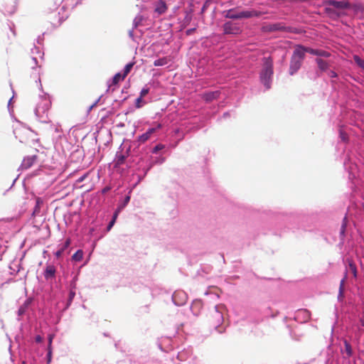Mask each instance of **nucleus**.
Masks as SVG:
<instances>
[{"label":"nucleus","mask_w":364,"mask_h":364,"mask_svg":"<svg viewBox=\"0 0 364 364\" xmlns=\"http://www.w3.org/2000/svg\"><path fill=\"white\" fill-rule=\"evenodd\" d=\"M224 311L225 307L223 305H218L210 312L208 318L210 325L215 328L220 333L225 332L226 328L225 326H223Z\"/></svg>","instance_id":"f257e3e1"},{"label":"nucleus","mask_w":364,"mask_h":364,"mask_svg":"<svg viewBox=\"0 0 364 364\" xmlns=\"http://www.w3.org/2000/svg\"><path fill=\"white\" fill-rule=\"evenodd\" d=\"M273 75V60L269 58H263V66L260 73V80L267 89H269Z\"/></svg>","instance_id":"f03ea898"},{"label":"nucleus","mask_w":364,"mask_h":364,"mask_svg":"<svg viewBox=\"0 0 364 364\" xmlns=\"http://www.w3.org/2000/svg\"><path fill=\"white\" fill-rule=\"evenodd\" d=\"M324 6H331L336 11L347 9L350 7V4L348 1H336L327 0L323 2Z\"/></svg>","instance_id":"7ed1b4c3"},{"label":"nucleus","mask_w":364,"mask_h":364,"mask_svg":"<svg viewBox=\"0 0 364 364\" xmlns=\"http://www.w3.org/2000/svg\"><path fill=\"white\" fill-rule=\"evenodd\" d=\"M223 28L225 34L237 35L241 32V29L238 24L232 21H228L224 23Z\"/></svg>","instance_id":"20e7f679"},{"label":"nucleus","mask_w":364,"mask_h":364,"mask_svg":"<svg viewBox=\"0 0 364 364\" xmlns=\"http://www.w3.org/2000/svg\"><path fill=\"white\" fill-rule=\"evenodd\" d=\"M285 27L282 23H270L264 25L262 30L264 32H274L277 31H284Z\"/></svg>","instance_id":"39448f33"},{"label":"nucleus","mask_w":364,"mask_h":364,"mask_svg":"<svg viewBox=\"0 0 364 364\" xmlns=\"http://www.w3.org/2000/svg\"><path fill=\"white\" fill-rule=\"evenodd\" d=\"M305 46L299 45L296 46L291 58L303 62V60L305 57Z\"/></svg>","instance_id":"423d86ee"},{"label":"nucleus","mask_w":364,"mask_h":364,"mask_svg":"<svg viewBox=\"0 0 364 364\" xmlns=\"http://www.w3.org/2000/svg\"><path fill=\"white\" fill-rule=\"evenodd\" d=\"M56 268L53 264H47L43 272L44 278L46 280L55 278Z\"/></svg>","instance_id":"0eeeda50"},{"label":"nucleus","mask_w":364,"mask_h":364,"mask_svg":"<svg viewBox=\"0 0 364 364\" xmlns=\"http://www.w3.org/2000/svg\"><path fill=\"white\" fill-rule=\"evenodd\" d=\"M37 160V155L33 154L25 157L21 163V167L23 169H28L31 167Z\"/></svg>","instance_id":"6e6552de"},{"label":"nucleus","mask_w":364,"mask_h":364,"mask_svg":"<svg viewBox=\"0 0 364 364\" xmlns=\"http://www.w3.org/2000/svg\"><path fill=\"white\" fill-rule=\"evenodd\" d=\"M168 6L164 0H156L154 3V11L159 15L166 12Z\"/></svg>","instance_id":"1a4fd4ad"},{"label":"nucleus","mask_w":364,"mask_h":364,"mask_svg":"<svg viewBox=\"0 0 364 364\" xmlns=\"http://www.w3.org/2000/svg\"><path fill=\"white\" fill-rule=\"evenodd\" d=\"M302 64V61L294 59L293 58H291L290 66H289V73L290 75H294L296 73L299 69L301 68Z\"/></svg>","instance_id":"9d476101"},{"label":"nucleus","mask_w":364,"mask_h":364,"mask_svg":"<svg viewBox=\"0 0 364 364\" xmlns=\"http://www.w3.org/2000/svg\"><path fill=\"white\" fill-rule=\"evenodd\" d=\"M262 15V12L255 10L243 11L239 13L240 18H248L251 17H259Z\"/></svg>","instance_id":"9b49d317"},{"label":"nucleus","mask_w":364,"mask_h":364,"mask_svg":"<svg viewBox=\"0 0 364 364\" xmlns=\"http://www.w3.org/2000/svg\"><path fill=\"white\" fill-rule=\"evenodd\" d=\"M161 124H158L156 128H151L149 129L144 134H141L139 137V141L141 143H144L151 136V135L156 130L161 128Z\"/></svg>","instance_id":"f8f14e48"},{"label":"nucleus","mask_w":364,"mask_h":364,"mask_svg":"<svg viewBox=\"0 0 364 364\" xmlns=\"http://www.w3.org/2000/svg\"><path fill=\"white\" fill-rule=\"evenodd\" d=\"M202 307V302L199 300H196L192 303L191 309L193 314L196 316H198L200 314Z\"/></svg>","instance_id":"ddd939ff"},{"label":"nucleus","mask_w":364,"mask_h":364,"mask_svg":"<svg viewBox=\"0 0 364 364\" xmlns=\"http://www.w3.org/2000/svg\"><path fill=\"white\" fill-rule=\"evenodd\" d=\"M347 279V272L345 273L344 277L341 279L339 285V291L338 299L342 300L344 298L345 283Z\"/></svg>","instance_id":"4468645a"},{"label":"nucleus","mask_w":364,"mask_h":364,"mask_svg":"<svg viewBox=\"0 0 364 364\" xmlns=\"http://www.w3.org/2000/svg\"><path fill=\"white\" fill-rule=\"evenodd\" d=\"M343 353L344 354V358H349L353 355V349L350 344L346 341H344V350Z\"/></svg>","instance_id":"2eb2a0df"},{"label":"nucleus","mask_w":364,"mask_h":364,"mask_svg":"<svg viewBox=\"0 0 364 364\" xmlns=\"http://www.w3.org/2000/svg\"><path fill=\"white\" fill-rule=\"evenodd\" d=\"M220 95L219 91L209 92L203 95V99L207 102H210L215 99L218 98Z\"/></svg>","instance_id":"dca6fc26"},{"label":"nucleus","mask_w":364,"mask_h":364,"mask_svg":"<svg viewBox=\"0 0 364 364\" xmlns=\"http://www.w3.org/2000/svg\"><path fill=\"white\" fill-rule=\"evenodd\" d=\"M324 11L330 17L334 18L340 16L339 12L331 6H325Z\"/></svg>","instance_id":"f3484780"},{"label":"nucleus","mask_w":364,"mask_h":364,"mask_svg":"<svg viewBox=\"0 0 364 364\" xmlns=\"http://www.w3.org/2000/svg\"><path fill=\"white\" fill-rule=\"evenodd\" d=\"M125 76L123 74H121L120 73H118L114 75V76L112 78V83L109 85V88H112V86H116L118 85V83L120 81H122L125 79Z\"/></svg>","instance_id":"a211bd4d"},{"label":"nucleus","mask_w":364,"mask_h":364,"mask_svg":"<svg viewBox=\"0 0 364 364\" xmlns=\"http://www.w3.org/2000/svg\"><path fill=\"white\" fill-rule=\"evenodd\" d=\"M316 62L318 65V68L321 71H326L328 70L329 65L326 60H324L321 58H316Z\"/></svg>","instance_id":"6ab92c4d"},{"label":"nucleus","mask_w":364,"mask_h":364,"mask_svg":"<svg viewBox=\"0 0 364 364\" xmlns=\"http://www.w3.org/2000/svg\"><path fill=\"white\" fill-rule=\"evenodd\" d=\"M170 62V59L168 57H164L162 58L157 59L154 60V66H163L168 64Z\"/></svg>","instance_id":"aec40b11"},{"label":"nucleus","mask_w":364,"mask_h":364,"mask_svg":"<svg viewBox=\"0 0 364 364\" xmlns=\"http://www.w3.org/2000/svg\"><path fill=\"white\" fill-rule=\"evenodd\" d=\"M348 268H349V270L351 272L352 274L353 275V277L355 278H356L357 277V268H356V265L352 261H348Z\"/></svg>","instance_id":"412c9836"},{"label":"nucleus","mask_w":364,"mask_h":364,"mask_svg":"<svg viewBox=\"0 0 364 364\" xmlns=\"http://www.w3.org/2000/svg\"><path fill=\"white\" fill-rule=\"evenodd\" d=\"M126 159V156L123 154H117L115 161L117 166H120L122 164H124V161Z\"/></svg>","instance_id":"4be33fe9"},{"label":"nucleus","mask_w":364,"mask_h":364,"mask_svg":"<svg viewBox=\"0 0 364 364\" xmlns=\"http://www.w3.org/2000/svg\"><path fill=\"white\" fill-rule=\"evenodd\" d=\"M225 17L228 18H232V19H239L240 18L239 13H237V14L234 13L232 9H230L228 11V12L225 15Z\"/></svg>","instance_id":"5701e85b"},{"label":"nucleus","mask_w":364,"mask_h":364,"mask_svg":"<svg viewBox=\"0 0 364 364\" xmlns=\"http://www.w3.org/2000/svg\"><path fill=\"white\" fill-rule=\"evenodd\" d=\"M135 64L134 62H132V63H129L128 64H127L124 67V71H123V75L127 77V75L130 73V71L132 70L134 65Z\"/></svg>","instance_id":"b1692460"},{"label":"nucleus","mask_w":364,"mask_h":364,"mask_svg":"<svg viewBox=\"0 0 364 364\" xmlns=\"http://www.w3.org/2000/svg\"><path fill=\"white\" fill-rule=\"evenodd\" d=\"M83 257V252L80 250H77L73 255V259L75 261H80Z\"/></svg>","instance_id":"393cba45"},{"label":"nucleus","mask_w":364,"mask_h":364,"mask_svg":"<svg viewBox=\"0 0 364 364\" xmlns=\"http://www.w3.org/2000/svg\"><path fill=\"white\" fill-rule=\"evenodd\" d=\"M353 59L359 67L364 68V60L363 59H361L358 55H354Z\"/></svg>","instance_id":"a878e982"},{"label":"nucleus","mask_w":364,"mask_h":364,"mask_svg":"<svg viewBox=\"0 0 364 364\" xmlns=\"http://www.w3.org/2000/svg\"><path fill=\"white\" fill-rule=\"evenodd\" d=\"M316 55L328 58V57H330L331 53L327 52V51H326V50H318V49H317V53H316Z\"/></svg>","instance_id":"bb28decb"},{"label":"nucleus","mask_w":364,"mask_h":364,"mask_svg":"<svg viewBox=\"0 0 364 364\" xmlns=\"http://www.w3.org/2000/svg\"><path fill=\"white\" fill-rule=\"evenodd\" d=\"M346 225H347V221H346V217H345L343 218V223H342L341 228V233L343 235L345 232Z\"/></svg>","instance_id":"cd10ccee"},{"label":"nucleus","mask_w":364,"mask_h":364,"mask_svg":"<svg viewBox=\"0 0 364 364\" xmlns=\"http://www.w3.org/2000/svg\"><path fill=\"white\" fill-rule=\"evenodd\" d=\"M305 51L306 53H309L310 54L316 55L317 53V49H313L311 48L305 47Z\"/></svg>","instance_id":"c85d7f7f"},{"label":"nucleus","mask_w":364,"mask_h":364,"mask_svg":"<svg viewBox=\"0 0 364 364\" xmlns=\"http://www.w3.org/2000/svg\"><path fill=\"white\" fill-rule=\"evenodd\" d=\"M149 87H145L142 88V90L140 92L141 97H145L149 93Z\"/></svg>","instance_id":"c756f323"},{"label":"nucleus","mask_w":364,"mask_h":364,"mask_svg":"<svg viewBox=\"0 0 364 364\" xmlns=\"http://www.w3.org/2000/svg\"><path fill=\"white\" fill-rule=\"evenodd\" d=\"M39 212H40V202H39V200L38 199L37 201H36V205L35 206L33 215H36Z\"/></svg>","instance_id":"7c9ffc66"},{"label":"nucleus","mask_w":364,"mask_h":364,"mask_svg":"<svg viewBox=\"0 0 364 364\" xmlns=\"http://www.w3.org/2000/svg\"><path fill=\"white\" fill-rule=\"evenodd\" d=\"M89 173H85L83 176L80 177L78 179L76 180V183H79L85 180V178L88 176Z\"/></svg>","instance_id":"2f4dec72"},{"label":"nucleus","mask_w":364,"mask_h":364,"mask_svg":"<svg viewBox=\"0 0 364 364\" xmlns=\"http://www.w3.org/2000/svg\"><path fill=\"white\" fill-rule=\"evenodd\" d=\"M164 148V146L161 145V144H158L156 145L154 149H153V153H157L158 151Z\"/></svg>","instance_id":"473e14b6"},{"label":"nucleus","mask_w":364,"mask_h":364,"mask_svg":"<svg viewBox=\"0 0 364 364\" xmlns=\"http://www.w3.org/2000/svg\"><path fill=\"white\" fill-rule=\"evenodd\" d=\"M53 337H54V335H53V334H50L48 336V348H52V342H53Z\"/></svg>","instance_id":"72a5a7b5"},{"label":"nucleus","mask_w":364,"mask_h":364,"mask_svg":"<svg viewBox=\"0 0 364 364\" xmlns=\"http://www.w3.org/2000/svg\"><path fill=\"white\" fill-rule=\"evenodd\" d=\"M51 355H52V348H48V362L50 363L51 360Z\"/></svg>","instance_id":"f704fd0d"},{"label":"nucleus","mask_w":364,"mask_h":364,"mask_svg":"<svg viewBox=\"0 0 364 364\" xmlns=\"http://www.w3.org/2000/svg\"><path fill=\"white\" fill-rule=\"evenodd\" d=\"M142 98L143 97H141V96H139V97H138L136 100V107L139 108L141 107V105L140 104L141 102H142Z\"/></svg>","instance_id":"c9c22d12"},{"label":"nucleus","mask_w":364,"mask_h":364,"mask_svg":"<svg viewBox=\"0 0 364 364\" xmlns=\"http://www.w3.org/2000/svg\"><path fill=\"white\" fill-rule=\"evenodd\" d=\"M70 245V239H67L66 241L65 242L63 246L61 247V248H64V250L68 248Z\"/></svg>","instance_id":"e433bc0d"},{"label":"nucleus","mask_w":364,"mask_h":364,"mask_svg":"<svg viewBox=\"0 0 364 364\" xmlns=\"http://www.w3.org/2000/svg\"><path fill=\"white\" fill-rule=\"evenodd\" d=\"M328 76L331 78H333V77H337V74L336 72H334L333 70H330L328 72Z\"/></svg>","instance_id":"4c0bfd02"},{"label":"nucleus","mask_w":364,"mask_h":364,"mask_svg":"<svg viewBox=\"0 0 364 364\" xmlns=\"http://www.w3.org/2000/svg\"><path fill=\"white\" fill-rule=\"evenodd\" d=\"M64 252V248H60L59 250H58L56 252H55V256L57 257H59L62 255L63 252Z\"/></svg>","instance_id":"58836bf2"},{"label":"nucleus","mask_w":364,"mask_h":364,"mask_svg":"<svg viewBox=\"0 0 364 364\" xmlns=\"http://www.w3.org/2000/svg\"><path fill=\"white\" fill-rule=\"evenodd\" d=\"M114 223H115L114 219H112V220L109 222V225H108V226H107V230H108V231L111 230V228H112V226L114 225Z\"/></svg>","instance_id":"ea45409f"},{"label":"nucleus","mask_w":364,"mask_h":364,"mask_svg":"<svg viewBox=\"0 0 364 364\" xmlns=\"http://www.w3.org/2000/svg\"><path fill=\"white\" fill-rule=\"evenodd\" d=\"M129 200H130V196H126V198H124V205H122V208L125 206L129 202Z\"/></svg>","instance_id":"a19ab883"},{"label":"nucleus","mask_w":364,"mask_h":364,"mask_svg":"<svg viewBox=\"0 0 364 364\" xmlns=\"http://www.w3.org/2000/svg\"><path fill=\"white\" fill-rule=\"evenodd\" d=\"M35 340H36V342L41 343L43 341V338L38 335V336H36Z\"/></svg>","instance_id":"79ce46f5"},{"label":"nucleus","mask_w":364,"mask_h":364,"mask_svg":"<svg viewBox=\"0 0 364 364\" xmlns=\"http://www.w3.org/2000/svg\"><path fill=\"white\" fill-rule=\"evenodd\" d=\"M119 211V209H118L114 214L113 215V218L112 219H114V221L116 220L117 218V215H118V213Z\"/></svg>","instance_id":"37998d69"},{"label":"nucleus","mask_w":364,"mask_h":364,"mask_svg":"<svg viewBox=\"0 0 364 364\" xmlns=\"http://www.w3.org/2000/svg\"><path fill=\"white\" fill-rule=\"evenodd\" d=\"M194 30H195V28L188 29V30H187L186 33H187L188 35H190V34H191L193 32Z\"/></svg>","instance_id":"c03bdc74"},{"label":"nucleus","mask_w":364,"mask_h":364,"mask_svg":"<svg viewBox=\"0 0 364 364\" xmlns=\"http://www.w3.org/2000/svg\"><path fill=\"white\" fill-rule=\"evenodd\" d=\"M75 296V292L70 291V299H73V298Z\"/></svg>","instance_id":"a18cd8bd"},{"label":"nucleus","mask_w":364,"mask_h":364,"mask_svg":"<svg viewBox=\"0 0 364 364\" xmlns=\"http://www.w3.org/2000/svg\"><path fill=\"white\" fill-rule=\"evenodd\" d=\"M360 322L362 326H364V317L360 319Z\"/></svg>","instance_id":"49530a36"},{"label":"nucleus","mask_w":364,"mask_h":364,"mask_svg":"<svg viewBox=\"0 0 364 364\" xmlns=\"http://www.w3.org/2000/svg\"><path fill=\"white\" fill-rule=\"evenodd\" d=\"M341 135L342 139H343V141H344V140H346V135H345L343 133H342V132L341 133Z\"/></svg>","instance_id":"de8ad7c7"},{"label":"nucleus","mask_w":364,"mask_h":364,"mask_svg":"<svg viewBox=\"0 0 364 364\" xmlns=\"http://www.w3.org/2000/svg\"><path fill=\"white\" fill-rule=\"evenodd\" d=\"M31 61H33L34 63H36V58H31Z\"/></svg>","instance_id":"09e8293b"},{"label":"nucleus","mask_w":364,"mask_h":364,"mask_svg":"<svg viewBox=\"0 0 364 364\" xmlns=\"http://www.w3.org/2000/svg\"><path fill=\"white\" fill-rule=\"evenodd\" d=\"M108 190H109V188H104L103 192L105 193V192H106V191H108Z\"/></svg>","instance_id":"8fccbe9b"},{"label":"nucleus","mask_w":364,"mask_h":364,"mask_svg":"<svg viewBox=\"0 0 364 364\" xmlns=\"http://www.w3.org/2000/svg\"><path fill=\"white\" fill-rule=\"evenodd\" d=\"M8 31H9L10 33H12V31H11V29L9 27L8 28Z\"/></svg>","instance_id":"3c124183"}]
</instances>
